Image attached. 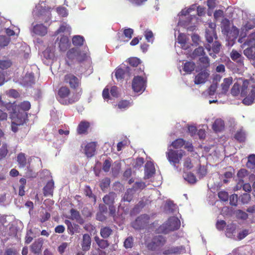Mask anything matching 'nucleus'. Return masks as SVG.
<instances>
[{
	"label": "nucleus",
	"mask_w": 255,
	"mask_h": 255,
	"mask_svg": "<svg viewBox=\"0 0 255 255\" xmlns=\"http://www.w3.org/2000/svg\"><path fill=\"white\" fill-rule=\"evenodd\" d=\"M165 243V239L162 236L155 237L151 243L147 244V247L149 250H155L162 247Z\"/></svg>",
	"instance_id": "nucleus-13"
},
{
	"label": "nucleus",
	"mask_w": 255,
	"mask_h": 255,
	"mask_svg": "<svg viewBox=\"0 0 255 255\" xmlns=\"http://www.w3.org/2000/svg\"><path fill=\"white\" fill-rule=\"evenodd\" d=\"M145 80L141 76L134 77L132 82V88L134 92H143L145 89Z\"/></svg>",
	"instance_id": "nucleus-10"
},
{
	"label": "nucleus",
	"mask_w": 255,
	"mask_h": 255,
	"mask_svg": "<svg viewBox=\"0 0 255 255\" xmlns=\"http://www.w3.org/2000/svg\"><path fill=\"white\" fill-rule=\"evenodd\" d=\"M221 29L222 33L225 35H228L230 29V21L227 18H224L221 22Z\"/></svg>",
	"instance_id": "nucleus-27"
},
{
	"label": "nucleus",
	"mask_w": 255,
	"mask_h": 255,
	"mask_svg": "<svg viewBox=\"0 0 255 255\" xmlns=\"http://www.w3.org/2000/svg\"><path fill=\"white\" fill-rule=\"evenodd\" d=\"M148 219L149 217L147 215H141L132 223L133 227L136 229H139L143 227L144 225L147 223Z\"/></svg>",
	"instance_id": "nucleus-17"
},
{
	"label": "nucleus",
	"mask_w": 255,
	"mask_h": 255,
	"mask_svg": "<svg viewBox=\"0 0 255 255\" xmlns=\"http://www.w3.org/2000/svg\"><path fill=\"white\" fill-rule=\"evenodd\" d=\"M255 26V19L250 20L248 22L244 25L242 28L240 34L241 38L239 39V42H243V38L246 35V32L250 29L253 28Z\"/></svg>",
	"instance_id": "nucleus-15"
},
{
	"label": "nucleus",
	"mask_w": 255,
	"mask_h": 255,
	"mask_svg": "<svg viewBox=\"0 0 255 255\" xmlns=\"http://www.w3.org/2000/svg\"><path fill=\"white\" fill-rule=\"evenodd\" d=\"M133 240L132 237H129L126 239L124 242V246L126 249H129L132 247Z\"/></svg>",
	"instance_id": "nucleus-62"
},
{
	"label": "nucleus",
	"mask_w": 255,
	"mask_h": 255,
	"mask_svg": "<svg viewBox=\"0 0 255 255\" xmlns=\"http://www.w3.org/2000/svg\"><path fill=\"white\" fill-rule=\"evenodd\" d=\"M71 30L70 26L66 23H62L59 28L55 32L54 35L56 36L60 33H70Z\"/></svg>",
	"instance_id": "nucleus-26"
},
{
	"label": "nucleus",
	"mask_w": 255,
	"mask_h": 255,
	"mask_svg": "<svg viewBox=\"0 0 255 255\" xmlns=\"http://www.w3.org/2000/svg\"><path fill=\"white\" fill-rule=\"evenodd\" d=\"M196 5L195 4H193L188 9L185 8L182 10V11L178 14L179 19L178 23V26L179 25L187 26L189 24V23H192L193 24L195 23V22L197 21V19L196 18V16L194 15H191L190 21H186L185 22H182L181 18L183 16H187L189 15L192 12V11H195L196 10Z\"/></svg>",
	"instance_id": "nucleus-7"
},
{
	"label": "nucleus",
	"mask_w": 255,
	"mask_h": 255,
	"mask_svg": "<svg viewBox=\"0 0 255 255\" xmlns=\"http://www.w3.org/2000/svg\"><path fill=\"white\" fill-rule=\"evenodd\" d=\"M65 81L69 83L71 88L75 89L78 88L80 85V80L74 75L72 74H67L65 77Z\"/></svg>",
	"instance_id": "nucleus-18"
},
{
	"label": "nucleus",
	"mask_w": 255,
	"mask_h": 255,
	"mask_svg": "<svg viewBox=\"0 0 255 255\" xmlns=\"http://www.w3.org/2000/svg\"><path fill=\"white\" fill-rule=\"evenodd\" d=\"M19 108L23 111L22 112H19V113H16L17 114H19L21 113H25L24 111H28L29 110L30 108V104L28 101H24L23 102H22L20 103V104L18 106Z\"/></svg>",
	"instance_id": "nucleus-51"
},
{
	"label": "nucleus",
	"mask_w": 255,
	"mask_h": 255,
	"mask_svg": "<svg viewBox=\"0 0 255 255\" xmlns=\"http://www.w3.org/2000/svg\"><path fill=\"white\" fill-rule=\"evenodd\" d=\"M91 245V239L90 236L88 234H85L83 235L81 242L82 249L84 251H89Z\"/></svg>",
	"instance_id": "nucleus-21"
},
{
	"label": "nucleus",
	"mask_w": 255,
	"mask_h": 255,
	"mask_svg": "<svg viewBox=\"0 0 255 255\" xmlns=\"http://www.w3.org/2000/svg\"><path fill=\"white\" fill-rule=\"evenodd\" d=\"M184 153L185 152L182 150H174L169 148L168 149L166 153L168 160L174 168L177 170L178 168L177 164L180 163Z\"/></svg>",
	"instance_id": "nucleus-4"
},
{
	"label": "nucleus",
	"mask_w": 255,
	"mask_h": 255,
	"mask_svg": "<svg viewBox=\"0 0 255 255\" xmlns=\"http://www.w3.org/2000/svg\"><path fill=\"white\" fill-rule=\"evenodd\" d=\"M130 69L128 67L123 66L118 68L115 71V76L118 80H122L126 75L129 76Z\"/></svg>",
	"instance_id": "nucleus-16"
},
{
	"label": "nucleus",
	"mask_w": 255,
	"mask_h": 255,
	"mask_svg": "<svg viewBox=\"0 0 255 255\" xmlns=\"http://www.w3.org/2000/svg\"><path fill=\"white\" fill-rule=\"evenodd\" d=\"M11 63L10 60H5L0 61V68L6 69L10 66Z\"/></svg>",
	"instance_id": "nucleus-63"
},
{
	"label": "nucleus",
	"mask_w": 255,
	"mask_h": 255,
	"mask_svg": "<svg viewBox=\"0 0 255 255\" xmlns=\"http://www.w3.org/2000/svg\"><path fill=\"white\" fill-rule=\"evenodd\" d=\"M180 226V221L177 217H172L162 225L161 230L164 233L178 229Z\"/></svg>",
	"instance_id": "nucleus-8"
},
{
	"label": "nucleus",
	"mask_w": 255,
	"mask_h": 255,
	"mask_svg": "<svg viewBox=\"0 0 255 255\" xmlns=\"http://www.w3.org/2000/svg\"><path fill=\"white\" fill-rule=\"evenodd\" d=\"M54 188V182L51 180L47 182L43 188L44 194L45 196L52 195Z\"/></svg>",
	"instance_id": "nucleus-29"
},
{
	"label": "nucleus",
	"mask_w": 255,
	"mask_h": 255,
	"mask_svg": "<svg viewBox=\"0 0 255 255\" xmlns=\"http://www.w3.org/2000/svg\"><path fill=\"white\" fill-rule=\"evenodd\" d=\"M56 43H57L59 51L61 52L66 51L71 45L68 37L64 35L57 38Z\"/></svg>",
	"instance_id": "nucleus-11"
},
{
	"label": "nucleus",
	"mask_w": 255,
	"mask_h": 255,
	"mask_svg": "<svg viewBox=\"0 0 255 255\" xmlns=\"http://www.w3.org/2000/svg\"><path fill=\"white\" fill-rule=\"evenodd\" d=\"M134 193V190L132 189H128L125 193L123 200L124 201L130 202L132 198V195Z\"/></svg>",
	"instance_id": "nucleus-46"
},
{
	"label": "nucleus",
	"mask_w": 255,
	"mask_h": 255,
	"mask_svg": "<svg viewBox=\"0 0 255 255\" xmlns=\"http://www.w3.org/2000/svg\"><path fill=\"white\" fill-rule=\"evenodd\" d=\"M177 34H178L177 38L178 42L181 44V46L183 49H186L188 47V45H186L187 36L183 33H180L179 30L176 28L175 29V36H176Z\"/></svg>",
	"instance_id": "nucleus-20"
},
{
	"label": "nucleus",
	"mask_w": 255,
	"mask_h": 255,
	"mask_svg": "<svg viewBox=\"0 0 255 255\" xmlns=\"http://www.w3.org/2000/svg\"><path fill=\"white\" fill-rule=\"evenodd\" d=\"M133 33V30L131 28H127L124 30V34L127 39L125 41H128L131 37Z\"/></svg>",
	"instance_id": "nucleus-61"
},
{
	"label": "nucleus",
	"mask_w": 255,
	"mask_h": 255,
	"mask_svg": "<svg viewBox=\"0 0 255 255\" xmlns=\"http://www.w3.org/2000/svg\"><path fill=\"white\" fill-rule=\"evenodd\" d=\"M84 41V37L80 35H75L72 38V43L76 46L82 45Z\"/></svg>",
	"instance_id": "nucleus-40"
},
{
	"label": "nucleus",
	"mask_w": 255,
	"mask_h": 255,
	"mask_svg": "<svg viewBox=\"0 0 255 255\" xmlns=\"http://www.w3.org/2000/svg\"><path fill=\"white\" fill-rule=\"evenodd\" d=\"M30 31L32 34L40 36H44L47 33L48 27L41 23L34 24V23H33L30 29Z\"/></svg>",
	"instance_id": "nucleus-12"
},
{
	"label": "nucleus",
	"mask_w": 255,
	"mask_h": 255,
	"mask_svg": "<svg viewBox=\"0 0 255 255\" xmlns=\"http://www.w3.org/2000/svg\"><path fill=\"white\" fill-rule=\"evenodd\" d=\"M95 241L101 248L105 249L108 246V242L106 241L101 240L98 237H95Z\"/></svg>",
	"instance_id": "nucleus-55"
},
{
	"label": "nucleus",
	"mask_w": 255,
	"mask_h": 255,
	"mask_svg": "<svg viewBox=\"0 0 255 255\" xmlns=\"http://www.w3.org/2000/svg\"><path fill=\"white\" fill-rule=\"evenodd\" d=\"M233 82V79L232 77H228L225 78L223 80V82L221 85L220 92L218 93V96H220L222 95H224L227 93L228 91L230 85Z\"/></svg>",
	"instance_id": "nucleus-19"
},
{
	"label": "nucleus",
	"mask_w": 255,
	"mask_h": 255,
	"mask_svg": "<svg viewBox=\"0 0 255 255\" xmlns=\"http://www.w3.org/2000/svg\"><path fill=\"white\" fill-rule=\"evenodd\" d=\"M110 180L109 178H106L103 179L100 183V187L101 189L103 191L107 189L110 185Z\"/></svg>",
	"instance_id": "nucleus-59"
},
{
	"label": "nucleus",
	"mask_w": 255,
	"mask_h": 255,
	"mask_svg": "<svg viewBox=\"0 0 255 255\" xmlns=\"http://www.w3.org/2000/svg\"><path fill=\"white\" fill-rule=\"evenodd\" d=\"M248 175V171L245 169H242L240 170L238 173V177L240 179L239 184H241V186H242L243 183V178L246 177Z\"/></svg>",
	"instance_id": "nucleus-48"
},
{
	"label": "nucleus",
	"mask_w": 255,
	"mask_h": 255,
	"mask_svg": "<svg viewBox=\"0 0 255 255\" xmlns=\"http://www.w3.org/2000/svg\"><path fill=\"white\" fill-rule=\"evenodd\" d=\"M45 3L42 2L35 6L33 11V15L37 20H41L45 23L48 22L51 19V13L49 10L45 8Z\"/></svg>",
	"instance_id": "nucleus-3"
},
{
	"label": "nucleus",
	"mask_w": 255,
	"mask_h": 255,
	"mask_svg": "<svg viewBox=\"0 0 255 255\" xmlns=\"http://www.w3.org/2000/svg\"><path fill=\"white\" fill-rule=\"evenodd\" d=\"M236 227L234 225H231L228 226L226 231V236L229 238H232L233 235L235 232Z\"/></svg>",
	"instance_id": "nucleus-60"
},
{
	"label": "nucleus",
	"mask_w": 255,
	"mask_h": 255,
	"mask_svg": "<svg viewBox=\"0 0 255 255\" xmlns=\"http://www.w3.org/2000/svg\"><path fill=\"white\" fill-rule=\"evenodd\" d=\"M244 45H247L249 47H255V32L250 34L246 40Z\"/></svg>",
	"instance_id": "nucleus-30"
},
{
	"label": "nucleus",
	"mask_w": 255,
	"mask_h": 255,
	"mask_svg": "<svg viewBox=\"0 0 255 255\" xmlns=\"http://www.w3.org/2000/svg\"><path fill=\"white\" fill-rule=\"evenodd\" d=\"M155 171L153 163L151 161H147L145 165V177L149 178L154 174Z\"/></svg>",
	"instance_id": "nucleus-23"
},
{
	"label": "nucleus",
	"mask_w": 255,
	"mask_h": 255,
	"mask_svg": "<svg viewBox=\"0 0 255 255\" xmlns=\"http://www.w3.org/2000/svg\"><path fill=\"white\" fill-rule=\"evenodd\" d=\"M232 60L242 63V55L237 51L233 50L230 54Z\"/></svg>",
	"instance_id": "nucleus-45"
},
{
	"label": "nucleus",
	"mask_w": 255,
	"mask_h": 255,
	"mask_svg": "<svg viewBox=\"0 0 255 255\" xmlns=\"http://www.w3.org/2000/svg\"><path fill=\"white\" fill-rule=\"evenodd\" d=\"M195 63L192 62H186L183 66V71L186 73H190L194 70Z\"/></svg>",
	"instance_id": "nucleus-37"
},
{
	"label": "nucleus",
	"mask_w": 255,
	"mask_h": 255,
	"mask_svg": "<svg viewBox=\"0 0 255 255\" xmlns=\"http://www.w3.org/2000/svg\"><path fill=\"white\" fill-rule=\"evenodd\" d=\"M3 255H18V253L14 248H8L5 251Z\"/></svg>",
	"instance_id": "nucleus-64"
},
{
	"label": "nucleus",
	"mask_w": 255,
	"mask_h": 255,
	"mask_svg": "<svg viewBox=\"0 0 255 255\" xmlns=\"http://www.w3.org/2000/svg\"><path fill=\"white\" fill-rule=\"evenodd\" d=\"M205 55L204 50L203 47H199L193 51L191 57L195 58L197 57L203 56Z\"/></svg>",
	"instance_id": "nucleus-41"
},
{
	"label": "nucleus",
	"mask_w": 255,
	"mask_h": 255,
	"mask_svg": "<svg viewBox=\"0 0 255 255\" xmlns=\"http://www.w3.org/2000/svg\"><path fill=\"white\" fill-rule=\"evenodd\" d=\"M199 62L204 68H206L210 65L209 59L207 56H205L204 55L201 57L199 58Z\"/></svg>",
	"instance_id": "nucleus-50"
},
{
	"label": "nucleus",
	"mask_w": 255,
	"mask_h": 255,
	"mask_svg": "<svg viewBox=\"0 0 255 255\" xmlns=\"http://www.w3.org/2000/svg\"><path fill=\"white\" fill-rule=\"evenodd\" d=\"M9 38L4 36H0V49L2 47L6 46L9 42Z\"/></svg>",
	"instance_id": "nucleus-57"
},
{
	"label": "nucleus",
	"mask_w": 255,
	"mask_h": 255,
	"mask_svg": "<svg viewBox=\"0 0 255 255\" xmlns=\"http://www.w3.org/2000/svg\"><path fill=\"white\" fill-rule=\"evenodd\" d=\"M8 152L7 145L5 143L2 144L0 148V160L5 157Z\"/></svg>",
	"instance_id": "nucleus-54"
},
{
	"label": "nucleus",
	"mask_w": 255,
	"mask_h": 255,
	"mask_svg": "<svg viewBox=\"0 0 255 255\" xmlns=\"http://www.w3.org/2000/svg\"><path fill=\"white\" fill-rule=\"evenodd\" d=\"M70 94V90L65 87H61L58 91V100L63 105L72 104L79 99V96H76L74 98H68Z\"/></svg>",
	"instance_id": "nucleus-6"
},
{
	"label": "nucleus",
	"mask_w": 255,
	"mask_h": 255,
	"mask_svg": "<svg viewBox=\"0 0 255 255\" xmlns=\"http://www.w3.org/2000/svg\"><path fill=\"white\" fill-rule=\"evenodd\" d=\"M131 105V103L127 100H122L120 101L118 104V107L121 110L126 109Z\"/></svg>",
	"instance_id": "nucleus-53"
},
{
	"label": "nucleus",
	"mask_w": 255,
	"mask_h": 255,
	"mask_svg": "<svg viewBox=\"0 0 255 255\" xmlns=\"http://www.w3.org/2000/svg\"><path fill=\"white\" fill-rule=\"evenodd\" d=\"M96 146V143L94 142L88 143L86 145L84 152L88 157H91L95 154Z\"/></svg>",
	"instance_id": "nucleus-22"
},
{
	"label": "nucleus",
	"mask_w": 255,
	"mask_h": 255,
	"mask_svg": "<svg viewBox=\"0 0 255 255\" xmlns=\"http://www.w3.org/2000/svg\"><path fill=\"white\" fill-rule=\"evenodd\" d=\"M183 176L184 179L190 184H193L196 182L197 179L196 177L191 173H186L184 172Z\"/></svg>",
	"instance_id": "nucleus-35"
},
{
	"label": "nucleus",
	"mask_w": 255,
	"mask_h": 255,
	"mask_svg": "<svg viewBox=\"0 0 255 255\" xmlns=\"http://www.w3.org/2000/svg\"><path fill=\"white\" fill-rule=\"evenodd\" d=\"M235 137L240 141H243L245 139V133L242 130L238 131L235 135Z\"/></svg>",
	"instance_id": "nucleus-58"
},
{
	"label": "nucleus",
	"mask_w": 255,
	"mask_h": 255,
	"mask_svg": "<svg viewBox=\"0 0 255 255\" xmlns=\"http://www.w3.org/2000/svg\"><path fill=\"white\" fill-rule=\"evenodd\" d=\"M247 166L250 168H254L255 167V154L250 155L248 157Z\"/></svg>",
	"instance_id": "nucleus-52"
},
{
	"label": "nucleus",
	"mask_w": 255,
	"mask_h": 255,
	"mask_svg": "<svg viewBox=\"0 0 255 255\" xmlns=\"http://www.w3.org/2000/svg\"><path fill=\"white\" fill-rule=\"evenodd\" d=\"M42 246L41 241L35 242L31 246L32 251L35 254H39Z\"/></svg>",
	"instance_id": "nucleus-38"
},
{
	"label": "nucleus",
	"mask_w": 255,
	"mask_h": 255,
	"mask_svg": "<svg viewBox=\"0 0 255 255\" xmlns=\"http://www.w3.org/2000/svg\"><path fill=\"white\" fill-rule=\"evenodd\" d=\"M224 127V122L221 119H217L213 125V129L215 131L222 130Z\"/></svg>",
	"instance_id": "nucleus-33"
},
{
	"label": "nucleus",
	"mask_w": 255,
	"mask_h": 255,
	"mask_svg": "<svg viewBox=\"0 0 255 255\" xmlns=\"http://www.w3.org/2000/svg\"><path fill=\"white\" fill-rule=\"evenodd\" d=\"M239 35V30L235 26H232L231 30H229V33L228 35H226L229 39L233 40L236 39L238 36Z\"/></svg>",
	"instance_id": "nucleus-34"
},
{
	"label": "nucleus",
	"mask_w": 255,
	"mask_h": 255,
	"mask_svg": "<svg viewBox=\"0 0 255 255\" xmlns=\"http://www.w3.org/2000/svg\"><path fill=\"white\" fill-rule=\"evenodd\" d=\"M176 209V206L171 201H167L165 206V209L167 212H173Z\"/></svg>",
	"instance_id": "nucleus-49"
},
{
	"label": "nucleus",
	"mask_w": 255,
	"mask_h": 255,
	"mask_svg": "<svg viewBox=\"0 0 255 255\" xmlns=\"http://www.w3.org/2000/svg\"><path fill=\"white\" fill-rule=\"evenodd\" d=\"M208 7V14L209 16L212 15V11L217 5L216 0H208L207 1Z\"/></svg>",
	"instance_id": "nucleus-42"
},
{
	"label": "nucleus",
	"mask_w": 255,
	"mask_h": 255,
	"mask_svg": "<svg viewBox=\"0 0 255 255\" xmlns=\"http://www.w3.org/2000/svg\"><path fill=\"white\" fill-rule=\"evenodd\" d=\"M34 83V76L32 73L27 74L23 78L22 84L24 86H29Z\"/></svg>",
	"instance_id": "nucleus-32"
},
{
	"label": "nucleus",
	"mask_w": 255,
	"mask_h": 255,
	"mask_svg": "<svg viewBox=\"0 0 255 255\" xmlns=\"http://www.w3.org/2000/svg\"><path fill=\"white\" fill-rule=\"evenodd\" d=\"M112 230L109 227H104L101 230V235L104 238H107L111 235Z\"/></svg>",
	"instance_id": "nucleus-47"
},
{
	"label": "nucleus",
	"mask_w": 255,
	"mask_h": 255,
	"mask_svg": "<svg viewBox=\"0 0 255 255\" xmlns=\"http://www.w3.org/2000/svg\"><path fill=\"white\" fill-rule=\"evenodd\" d=\"M184 144V140L181 138H179L173 141L171 145L175 148H179Z\"/></svg>",
	"instance_id": "nucleus-56"
},
{
	"label": "nucleus",
	"mask_w": 255,
	"mask_h": 255,
	"mask_svg": "<svg viewBox=\"0 0 255 255\" xmlns=\"http://www.w3.org/2000/svg\"><path fill=\"white\" fill-rule=\"evenodd\" d=\"M71 215L68 217L72 220H75L80 224L84 223L83 220L81 218L79 212L75 209H72L70 210Z\"/></svg>",
	"instance_id": "nucleus-25"
},
{
	"label": "nucleus",
	"mask_w": 255,
	"mask_h": 255,
	"mask_svg": "<svg viewBox=\"0 0 255 255\" xmlns=\"http://www.w3.org/2000/svg\"><path fill=\"white\" fill-rule=\"evenodd\" d=\"M17 160L19 167L24 168L27 166L29 161H27L25 154L23 153H20L18 154L17 157Z\"/></svg>",
	"instance_id": "nucleus-28"
},
{
	"label": "nucleus",
	"mask_w": 255,
	"mask_h": 255,
	"mask_svg": "<svg viewBox=\"0 0 255 255\" xmlns=\"http://www.w3.org/2000/svg\"><path fill=\"white\" fill-rule=\"evenodd\" d=\"M86 54L81 53L77 48H72L69 49L66 53V62L69 65L72 62H81L85 58Z\"/></svg>",
	"instance_id": "nucleus-5"
},
{
	"label": "nucleus",
	"mask_w": 255,
	"mask_h": 255,
	"mask_svg": "<svg viewBox=\"0 0 255 255\" xmlns=\"http://www.w3.org/2000/svg\"><path fill=\"white\" fill-rule=\"evenodd\" d=\"M6 33L8 36H17L19 33V29L16 26H13L12 28H8L5 30Z\"/></svg>",
	"instance_id": "nucleus-43"
},
{
	"label": "nucleus",
	"mask_w": 255,
	"mask_h": 255,
	"mask_svg": "<svg viewBox=\"0 0 255 255\" xmlns=\"http://www.w3.org/2000/svg\"><path fill=\"white\" fill-rule=\"evenodd\" d=\"M29 49L26 44H22L20 46L19 54L23 56L24 58H27L28 57Z\"/></svg>",
	"instance_id": "nucleus-39"
},
{
	"label": "nucleus",
	"mask_w": 255,
	"mask_h": 255,
	"mask_svg": "<svg viewBox=\"0 0 255 255\" xmlns=\"http://www.w3.org/2000/svg\"><path fill=\"white\" fill-rule=\"evenodd\" d=\"M89 127V123L88 122L82 121L79 124L77 131L79 133H84L87 131Z\"/></svg>",
	"instance_id": "nucleus-36"
},
{
	"label": "nucleus",
	"mask_w": 255,
	"mask_h": 255,
	"mask_svg": "<svg viewBox=\"0 0 255 255\" xmlns=\"http://www.w3.org/2000/svg\"><path fill=\"white\" fill-rule=\"evenodd\" d=\"M205 38L208 43L206 45V48L209 52V54L213 58L216 57V54L220 51L221 44L218 41L214 43V39H217L216 32V24L215 22H209L206 24Z\"/></svg>",
	"instance_id": "nucleus-1"
},
{
	"label": "nucleus",
	"mask_w": 255,
	"mask_h": 255,
	"mask_svg": "<svg viewBox=\"0 0 255 255\" xmlns=\"http://www.w3.org/2000/svg\"><path fill=\"white\" fill-rule=\"evenodd\" d=\"M54 48L47 47L43 52V60L45 64L48 65L54 58Z\"/></svg>",
	"instance_id": "nucleus-14"
},
{
	"label": "nucleus",
	"mask_w": 255,
	"mask_h": 255,
	"mask_svg": "<svg viewBox=\"0 0 255 255\" xmlns=\"http://www.w3.org/2000/svg\"><path fill=\"white\" fill-rule=\"evenodd\" d=\"M209 74L206 71H202L199 73L197 76H195L194 79V82L196 84H200L204 83L208 76Z\"/></svg>",
	"instance_id": "nucleus-24"
},
{
	"label": "nucleus",
	"mask_w": 255,
	"mask_h": 255,
	"mask_svg": "<svg viewBox=\"0 0 255 255\" xmlns=\"http://www.w3.org/2000/svg\"><path fill=\"white\" fill-rule=\"evenodd\" d=\"M26 114L21 113L17 114L16 112H14L11 115V130L13 132H16L18 130V126L22 125L25 119Z\"/></svg>",
	"instance_id": "nucleus-9"
},
{
	"label": "nucleus",
	"mask_w": 255,
	"mask_h": 255,
	"mask_svg": "<svg viewBox=\"0 0 255 255\" xmlns=\"http://www.w3.org/2000/svg\"><path fill=\"white\" fill-rule=\"evenodd\" d=\"M244 54L249 59H255V51L251 47H248L244 51Z\"/></svg>",
	"instance_id": "nucleus-44"
},
{
	"label": "nucleus",
	"mask_w": 255,
	"mask_h": 255,
	"mask_svg": "<svg viewBox=\"0 0 255 255\" xmlns=\"http://www.w3.org/2000/svg\"><path fill=\"white\" fill-rule=\"evenodd\" d=\"M116 197V194L113 192H111L108 195L105 196L103 197V200L106 204L111 205L114 203Z\"/></svg>",
	"instance_id": "nucleus-31"
},
{
	"label": "nucleus",
	"mask_w": 255,
	"mask_h": 255,
	"mask_svg": "<svg viewBox=\"0 0 255 255\" xmlns=\"http://www.w3.org/2000/svg\"><path fill=\"white\" fill-rule=\"evenodd\" d=\"M248 91L250 93L243 100V103L245 105H250L254 101L255 97V84L251 85L250 82L247 80L243 82L241 95L242 96L246 95Z\"/></svg>",
	"instance_id": "nucleus-2"
}]
</instances>
